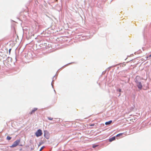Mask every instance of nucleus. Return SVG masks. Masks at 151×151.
Here are the masks:
<instances>
[{"mask_svg": "<svg viewBox=\"0 0 151 151\" xmlns=\"http://www.w3.org/2000/svg\"><path fill=\"white\" fill-rule=\"evenodd\" d=\"M20 142V140H17L15 141L12 145L10 146V147L11 148L17 146L19 143Z\"/></svg>", "mask_w": 151, "mask_h": 151, "instance_id": "nucleus-1", "label": "nucleus"}, {"mask_svg": "<svg viewBox=\"0 0 151 151\" xmlns=\"http://www.w3.org/2000/svg\"><path fill=\"white\" fill-rule=\"evenodd\" d=\"M42 134L41 130L40 129H38L35 133L36 136L38 137L42 135Z\"/></svg>", "mask_w": 151, "mask_h": 151, "instance_id": "nucleus-2", "label": "nucleus"}, {"mask_svg": "<svg viewBox=\"0 0 151 151\" xmlns=\"http://www.w3.org/2000/svg\"><path fill=\"white\" fill-rule=\"evenodd\" d=\"M135 82L137 84V86L139 89H142V85L140 82H139L137 80H136Z\"/></svg>", "mask_w": 151, "mask_h": 151, "instance_id": "nucleus-3", "label": "nucleus"}, {"mask_svg": "<svg viewBox=\"0 0 151 151\" xmlns=\"http://www.w3.org/2000/svg\"><path fill=\"white\" fill-rule=\"evenodd\" d=\"M44 136L47 139H49L50 137L49 132L47 131H44Z\"/></svg>", "mask_w": 151, "mask_h": 151, "instance_id": "nucleus-4", "label": "nucleus"}, {"mask_svg": "<svg viewBox=\"0 0 151 151\" xmlns=\"http://www.w3.org/2000/svg\"><path fill=\"white\" fill-rule=\"evenodd\" d=\"M11 58H8L6 61V63H7L6 65L9 66V65H11Z\"/></svg>", "mask_w": 151, "mask_h": 151, "instance_id": "nucleus-5", "label": "nucleus"}, {"mask_svg": "<svg viewBox=\"0 0 151 151\" xmlns=\"http://www.w3.org/2000/svg\"><path fill=\"white\" fill-rule=\"evenodd\" d=\"M37 109L36 108H34L33 110L30 113V114H32L35 113V112L36 111Z\"/></svg>", "mask_w": 151, "mask_h": 151, "instance_id": "nucleus-6", "label": "nucleus"}, {"mask_svg": "<svg viewBox=\"0 0 151 151\" xmlns=\"http://www.w3.org/2000/svg\"><path fill=\"white\" fill-rule=\"evenodd\" d=\"M115 137H113L111 138H110L109 140V141L110 142H111L114 140H115Z\"/></svg>", "mask_w": 151, "mask_h": 151, "instance_id": "nucleus-7", "label": "nucleus"}, {"mask_svg": "<svg viewBox=\"0 0 151 151\" xmlns=\"http://www.w3.org/2000/svg\"><path fill=\"white\" fill-rule=\"evenodd\" d=\"M112 122V121L111 120L109 121L108 122H106L105 123V124L106 125H108L110 124H111V123Z\"/></svg>", "mask_w": 151, "mask_h": 151, "instance_id": "nucleus-8", "label": "nucleus"}, {"mask_svg": "<svg viewBox=\"0 0 151 151\" xmlns=\"http://www.w3.org/2000/svg\"><path fill=\"white\" fill-rule=\"evenodd\" d=\"M12 138V137L9 136H7L6 139L8 140H10Z\"/></svg>", "mask_w": 151, "mask_h": 151, "instance_id": "nucleus-9", "label": "nucleus"}, {"mask_svg": "<svg viewBox=\"0 0 151 151\" xmlns=\"http://www.w3.org/2000/svg\"><path fill=\"white\" fill-rule=\"evenodd\" d=\"M123 134V133H120L119 134H117L116 136V137H119V136H121Z\"/></svg>", "mask_w": 151, "mask_h": 151, "instance_id": "nucleus-10", "label": "nucleus"}, {"mask_svg": "<svg viewBox=\"0 0 151 151\" xmlns=\"http://www.w3.org/2000/svg\"><path fill=\"white\" fill-rule=\"evenodd\" d=\"M48 119L49 120H52L53 119V118L48 117Z\"/></svg>", "mask_w": 151, "mask_h": 151, "instance_id": "nucleus-11", "label": "nucleus"}, {"mask_svg": "<svg viewBox=\"0 0 151 151\" xmlns=\"http://www.w3.org/2000/svg\"><path fill=\"white\" fill-rule=\"evenodd\" d=\"M43 147H42L41 148L40 151H41L42 150H43Z\"/></svg>", "mask_w": 151, "mask_h": 151, "instance_id": "nucleus-12", "label": "nucleus"}, {"mask_svg": "<svg viewBox=\"0 0 151 151\" xmlns=\"http://www.w3.org/2000/svg\"><path fill=\"white\" fill-rule=\"evenodd\" d=\"M11 49H9V53H10V52H11Z\"/></svg>", "mask_w": 151, "mask_h": 151, "instance_id": "nucleus-13", "label": "nucleus"}, {"mask_svg": "<svg viewBox=\"0 0 151 151\" xmlns=\"http://www.w3.org/2000/svg\"><path fill=\"white\" fill-rule=\"evenodd\" d=\"M119 92H121V89H119Z\"/></svg>", "mask_w": 151, "mask_h": 151, "instance_id": "nucleus-14", "label": "nucleus"}, {"mask_svg": "<svg viewBox=\"0 0 151 151\" xmlns=\"http://www.w3.org/2000/svg\"><path fill=\"white\" fill-rule=\"evenodd\" d=\"M96 146H97V145H96V146H94V145H93V148H94V147H96Z\"/></svg>", "mask_w": 151, "mask_h": 151, "instance_id": "nucleus-15", "label": "nucleus"}, {"mask_svg": "<svg viewBox=\"0 0 151 151\" xmlns=\"http://www.w3.org/2000/svg\"><path fill=\"white\" fill-rule=\"evenodd\" d=\"M149 57H151V54L150 55H149Z\"/></svg>", "mask_w": 151, "mask_h": 151, "instance_id": "nucleus-16", "label": "nucleus"}]
</instances>
